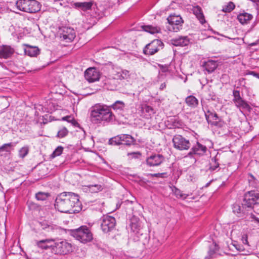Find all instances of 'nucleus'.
Returning a JSON list of instances; mask_svg holds the SVG:
<instances>
[{"instance_id": "obj_54", "label": "nucleus", "mask_w": 259, "mask_h": 259, "mask_svg": "<svg viewBox=\"0 0 259 259\" xmlns=\"http://www.w3.org/2000/svg\"><path fill=\"white\" fill-rule=\"evenodd\" d=\"M162 174H160V173H157V174H154V176L156 177H159L160 175H161Z\"/></svg>"}, {"instance_id": "obj_9", "label": "nucleus", "mask_w": 259, "mask_h": 259, "mask_svg": "<svg viewBox=\"0 0 259 259\" xmlns=\"http://www.w3.org/2000/svg\"><path fill=\"white\" fill-rule=\"evenodd\" d=\"M115 225L116 220L113 217L104 215L102 218L101 227L103 232L105 233H108L113 230Z\"/></svg>"}, {"instance_id": "obj_33", "label": "nucleus", "mask_w": 259, "mask_h": 259, "mask_svg": "<svg viewBox=\"0 0 259 259\" xmlns=\"http://www.w3.org/2000/svg\"><path fill=\"white\" fill-rule=\"evenodd\" d=\"M172 191L176 196L178 198L185 199L188 196L187 194L183 193L180 190L177 188L176 187H174L172 189Z\"/></svg>"}, {"instance_id": "obj_1", "label": "nucleus", "mask_w": 259, "mask_h": 259, "mask_svg": "<svg viewBox=\"0 0 259 259\" xmlns=\"http://www.w3.org/2000/svg\"><path fill=\"white\" fill-rule=\"evenodd\" d=\"M81 204L78 196L72 192H63L57 196L55 206L59 211L64 213H75L81 209Z\"/></svg>"}, {"instance_id": "obj_34", "label": "nucleus", "mask_w": 259, "mask_h": 259, "mask_svg": "<svg viewBox=\"0 0 259 259\" xmlns=\"http://www.w3.org/2000/svg\"><path fill=\"white\" fill-rule=\"evenodd\" d=\"M219 167V163L218 162V159L217 158V156L213 157L211 159V161L210 162V167L209 169L211 171H214L217 170L218 168Z\"/></svg>"}, {"instance_id": "obj_29", "label": "nucleus", "mask_w": 259, "mask_h": 259, "mask_svg": "<svg viewBox=\"0 0 259 259\" xmlns=\"http://www.w3.org/2000/svg\"><path fill=\"white\" fill-rule=\"evenodd\" d=\"M143 30L150 34H155L160 32V28L158 26L152 25H144L142 26Z\"/></svg>"}, {"instance_id": "obj_25", "label": "nucleus", "mask_w": 259, "mask_h": 259, "mask_svg": "<svg viewBox=\"0 0 259 259\" xmlns=\"http://www.w3.org/2000/svg\"><path fill=\"white\" fill-rule=\"evenodd\" d=\"M154 113L153 109L149 106L145 105L142 108V116L146 119L150 118Z\"/></svg>"}, {"instance_id": "obj_17", "label": "nucleus", "mask_w": 259, "mask_h": 259, "mask_svg": "<svg viewBox=\"0 0 259 259\" xmlns=\"http://www.w3.org/2000/svg\"><path fill=\"white\" fill-rule=\"evenodd\" d=\"M207 148L199 143L193 146L191 151L189 153V155L195 154L198 155H203L206 151Z\"/></svg>"}, {"instance_id": "obj_12", "label": "nucleus", "mask_w": 259, "mask_h": 259, "mask_svg": "<svg viewBox=\"0 0 259 259\" xmlns=\"http://www.w3.org/2000/svg\"><path fill=\"white\" fill-rule=\"evenodd\" d=\"M165 161L163 155L158 153H152L146 159L147 165L149 167L158 166Z\"/></svg>"}, {"instance_id": "obj_41", "label": "nucleus", "mask_w": 259, "mask_h": 259, "mask_svg": "<svg viewBox=\"0 0 259 259\" xmlns=\"http://www.w3.org/2000/svg\"><path fill=\"white\" fill-rule=\"evenodd\" d=\"M68 133V130L66 127H63L58 132L57 137L59 138H62L66 137Z\"/></svg>"}, {"instance_id": "obj_27", "label": "nucleus", "mask_w": 259, "mask_h": 259, "mask_svg": "<svg viewBox=\"0 0 259 259\" xmlns=\"http://www.w3.org/2000/svg\"><path fill=\"white\" fill-rule=\"evenodd\" d=\"M16 143H9L3 144L0 147V156H3L4 154L3 153L6 152L7 154H10L12 149V148L16 146Z\"/></svg>"}, {"instance_id": "obj_26", "label": "nucleus", "mask_w": 259, "mask_h": 259, "mask_svg": "<svg viewBox=\"0 0 259 259\" xmlns=\"http://www.w3.org/2000/svg\"><path fill=\"white\" fill-rule=\"evenodd\" d=\"M193 12L201 24H203L205 22L202 9L199 6H196L194 7Z\"/></svg>"}, {"instance_id": "obj_23", "label": "nucleus", "mask_w": 259, "mask_h": 259, "mask_svg": "<svg viewBox=\"0 0 259 259\" xmlns=\"http://www.w3.org/2000/svg\"><path fill=\"white\" fill-rule=\"evenodd\" d=\"M26 55L30 57H35L39 54V50L36 47L31 46L28 45H26V48L24 49Z\"/></svg>"}, {"instance_id": "obj_37", "label": "nucleus", "mask_w": 259, "mask_h": 259, "mask_svg": "<svg viewBox=\"0 0 259 259\" xmlns=\"http://www.w3.org/2000/svg\"><path fill=\"white\" fill-rule=\"evenodd\" d=\"M235 6L234 4L230 2L227 5L225 6L222 9V11L226 13L231 12L235 9Z\"/></svg>"}, {"instance_id": "obj_2", "label": "nucleus", "mask_w": 259, "mask_h": 259, "mask_svg": "<svg viewBox=\"0 0 259 259\" xmlns=\"http://www.w3.org/2000/svg\"><path fill=\"white\" fill-rule=\"evenodd\" d=\"M90 117L93 123L99 124L102 121L110 122L113 120L114 115L108 106L96 104L90 109Z\"/></svg>"}, {"instance_id": "obj_8", "label": "nucleus", "mask_w": 259, "mask_h": 259, "mask_svg": "<svg viewBox=\"0 0 259 259\" xmlns=\"http://www.w3.org/2000/svg\"><path fill=\"white\" fill-rule=\"evenodd\" d=\"M172 143L174 148L179 150H188L191 147L189 141L180 135L174 136Z\"/></svg>"}, {"instance_id": "obj_46", "label": "nucleus", "mask_w": 259, "mask_h": 259, "mask_svg": "<svg viewBox=\"0 0 259 259\" xmlns=\"http://www.w3.org/2000/svg\"><path fill=\"white\" fill-rule=\"evenodd\" d=\"M48 232H57L59 230V228L56 225H48L46 228Z\"/></svg>"}, {"instance_id": "obj_35", "label": "nucleus", "mask_w": 259, "mask_h": 259, "mask_svg": "<svg viewBox=\"0 0 259 259\" xmlns=\"http://www.w3.org/2000/svg\"><path fill=\"white\" fill-rule=\"evenodd\" d=\"M50 194L48 193L39 192L35 194V198L37 200L44 201L46 200Z\"/></svg>"}, {"instance_id": "obj_6", "label": "nucleus", "mask_w": 259, "mask_h": 259, "mask_svg": "<svg viewBox=\"0 0 259 259\" xmlns=\"http://www.w3.org/2000/svg\"><path fill=\"white\" fill-rule=\"evenodd\" d=\"M52 252L57 254H66L72 251V244L66 241H62L54 243Z\"/></svg>"}, {"instance_id": "obj_36", "label": "nucleus", "mask_w": 259, "mask_h": 259, "mask_svg": "<svg viewBox=\"0 0 259 259\" xmlns=\"http://www.w3.org/2000/svg\"><path fill=\"white\" fill-rule=\"evenodd\" d=\"M62 120L67 121L68 122L71 123L73 126L78 127L79 123L74 119V117L71 116H66L62 117Z\"/></svg>"}, {"instance_id": "obj_4", "label": "nucleus", "mask_w": 259, "mask_h": 259, "mask_svg": "<svg viewBox=\"0 0 259 259\" xmlns=\"http://www.w3.org/2000/svg\"><path fill=\"white\" fill-rule=\"evenodd\" d=\"M242 205L252 208L255 213L259 214V192L254 191L247 192L244 195Z\"/></svg>"}, {"instance_id": "obj_39", "label": "nucleus", "mask_w": 259, "mask_h": 259, "mask_svg": "<svg viewBox=\"0 0 259 259\" xmlns=\"http://www.w3.org/2000/svg\"><path fill=\"white\" fill-rule=\"evenodd\" d=\"M29 147L25 146L21 148L19 151V156L22 158H24L28 153Z\"/></svg>"}, {"instance_id": "obj_30", "label": "nucleus", "mask_w": 259, "mask_h": 259, "mask_svg": "<svg viewBox=\"0 0 259 259\" xmlns=\"http://www.w3.org/2000/svg\"><path fill=\"white\" fill-rule=\"evenodd\" d=\"M120 138L121 139L122 144L130 145L135 142L134 139L130 135H120Z\"/></svg>"}, {"instance_id": "obj_16", "label": "nucleus", "mask_w": 259, "mask_h": 259, "mask_svg": "<svg viewBox=\"0 0 259 259\" xmlns=\"http://www.w3.org/2000/svg\"><path fill=\"white\" fill-rule=\"evenodd\" d=\"M205 118L208 123L213 125H217L219 122V116L215 112L207 110L205 113Z\"/></svg>"}, {"instance_id": "obj_49", "label": "nucleus", "mask_w": 259, "mask_h": 259, "mask_svg": "<svg viewBox=\"0 0 259 259\" xmlns=\"http://www.w3.org/2000/svg\"><path fill=\"white\" fill-rule=\"evenodd\" d=\"M133 203V201L131 200H125L122 203V204L124 206H127L128 205H132Z\"/></svg>"}, {"instance_id": "obj_56", "label": "nucleus", "mask_w": 259, "mask_h": 259, "mask_svg": "<svg viewBox=\"0 0 259 259\" xmlns=\"http://www.w3.org/2000/svg\"><path fill=\"white\" fill-rule=\"evenodd\" d=\"M209 253L213 254V252H212L211 251H209Z\"/></svg>"}, {"instance_id": "obj_40", "label": "nucleus", "mask_w": 259, "mask_h": 259, "mask_svg": "<svg viewBox=\"0 0 259 259\" xmlns=\"http://www.w3.org/2000/svg\"><path fill=\"white\" fill-rule=\"evenodd\" d=\"M121 76L120 69L119 68H117L116 70L113 69L110 75L111 77L114 78L117 80H121Z\"/></svg>"}, {"instance_id": "obj_7", "label": "nucleus", "mask_w": 259, "mask_h": 259, "mask_svg": "<svg viewBox=\"0 0 259 259\" xmlns=\"http://www.w3.org/2000/svg\"><path fill=\"white\" fill-rule=\"evenodd\" d=\"M164 44L160 39H154L146 45L143 49V53L148 56H152L162 49Z\"/></svg>"}, {"instance_id": "obj_47", "label": "nucleus", "mask_w": 259, "mask_h": 259, "mask_svg": "<svg viewBox=\"0 0 259 259\" xmlns=\"http://www.w3.org/2000/svg\"><path fill=\"white\" fill-rule=\"evenodd\" d=\"M120 74L121 75V80L126 79L129 76V72L126 70H123L120 69Z\"/></svg>"}, {"instance_id": "obj_50", "label": "nucleus", "mask_w": 259, "mask_h": 259, "mask_svg": "<svg viewBox=\"0 0 259 259\" xmlns=\"http://www.w3.org/2000/svg\"><path fill=\"white\" fill-rule=\"evenodd\" d=\"M128 155H132L133 157H137L138 155H140V153L139 152H132L128 153Z\"/></svg>"}, {"instance_id": "obj_44", "label": "nucleus", "mask_w": 259, "mask_h": 259, "mask_svg": "<svg viewBox=\"0 0 259 259\" xmlns=\"http://www.w3.org/2000/svg\"><path fill=\"white\" fill-rule=\"evenodd\" d=\"M233 99L232 101L233 102H235L236 101H237L238 100H240L242 98L240 95V91L238 90H234L233 91Z\"/></svg>"}, {"instance_id": "obj_45", "label": "nucleus", "mask_w": 259, "mask_h": 259, "mask_svg": "<svg viewBox=\"0 0 259 259\" xmlns=\"http://www.w3.org/2000/svg\"><path fill=\"white\" fill-rule=\"evenodd\" d=\"M63 150V147L62 146H58L52 154V156L53 157H55L56 156H58L60 155Z\"/></svg>"}, {"instance_id": "obj_5", "label": "nucleus", "mask_w": 259, "mask_h": 259, "mask_svg": "<svg viewBox=\"0 0 259 259\" xmlns=\"http://www.w3.org/2000/svg\"><path fill=\"white\" fill-rule=\"evenodd\" d=\"M72 235L77 240L84 243L91 241L93 239L92 234L86 226H81L72 231Z\"/></svg>"}, {"instance_id": "obj_51", "label": "nucleus", "mask_w": 259, "mask_h": 259, "mask_svg": "<svg viewBox=\"0 0 259 259\" xmlns=\"http://www.w3.org/2000/svg\"><path fill=\"white\" fill-rule=\"evenodd\" d=\"M166 84L165 82H163L161 84V85L159 87V89L160 90H163L164 89L166 88Z\"/></svg>"}, {"instance_id": "obj_24", "label": "nucleus", "mask_w": 259, "mask_h": 259, "mask_svg": "<svg viewBox=\"0 0 259 259\" xmlns=\"http://www.w3.org/2000/svg\"><path fill=\"white\" fill-rule=\"evenodd\" d=\"M93 6L92 2H76L74 3L73 6L75 8L80 9L81 10L85 11L90 10Z\"/></svg>"}, {"instance_id": "obj_38", "label": "nucleus", "mask_w": 259, "mask_h": 259, "mask_svg": "<svg viewBox=\"0 0 259 259\" xmlns=\"http://www.w3.org/2000/svg\"><path fill=\"white\" fill-rule=\"evenodd\" d=\"M109 143L110 145H118L122 144L121 139L120 138V135L111 138L109 140Z\"/></svg>"}, {"instance_id": "obj_22", "label": "nucleus", "mask_w": 259, "mask_h": 259, "mask_svg": "<svg viewBox=\"0 0 259 259\" xmlns=\"http://www.w3.org/2000/svg\"><path fill=\"white\" fill-rule=\"evenodd\" d=\"M233 103H234L235 106L238 108L241 112H242V110L249 111L250 109V106L246 101L243 100V98L240 100H238Z\"/></svg>"}, {"instance_id": "obj_55", "label": "nucleus", "mask_w": 259, "mask_h": 259, "mask_svg": "<svg viewBox=\"0 0 259 259\" xmlns=\"http://www.w3.org/2000/svg\"><path fill=\"white\" fill-rule=\"evenodd\" d=\"M236 249H237V250H240H240H242V249L241 248L240 246H239L238 247H237V246H236Z\"/></svg>"}, {"instance_id": "obj_42", "label": "nucleus", "mask_w": 259, "mask_h": 259, "mask_svg": "<svg viewBox=\"0 0 259 259\" xmlns=\"http://www.w3.org/2000/svg\"><path fill=\"white\" fill-rule=\"evenodd\" d=\"M89 190L92 193H96L102 190L101 185H89L88 186Z\"/></svg>"}, {"instance_id": "obj_43", "label": "nucleus", "mask_w": 259, "mask_h": 259, "mask_svg": "<svg viewBox=\"0 0 259 259\" xmlns=\"http://www.w3.org/2000/svg\"><path fill=\"white\" fill-rule=\"evenodd\" d=\"M242 208L243 207L237 204H234L232 207L233 211L238 215L243 212Z\"/></svg>"}, {"instance_id": "obj_15", "label": "nucleus", "mask_w": 259, "mask_h": 259, "mask_svg": "<svg viewBox=\"0 0 259 259\" xmlns=\"http://www.w3.org/2000/svg\"><path fill=\"white\" fill-rule=\"evenodd\" d=\"M253 16L252 14L243 11L237 15V20L242 25H246L250 23L253 19Z\"/></svg>"}, {"instance_id": "obj_18", "label": "nucleus", "mask_w": 259, "mask_h": 259, "mask_svg": "<svg viewBox=\"0 0 259 259\" xmlns=\"http://www.w3.org/2000/svg\"><path fill=\"white\" fill-rule=\"evenodd\" d=\"M189 39L187 36H179L171 39V44L175 46H186L189 44Z\"/></svg>"}, {"instance_id": "obj_32", "label": "nucleus", "mask_w": 259, "mask_h": 259, "mask_svg": "<svg viewBox=\"0 0 259 259\" xmlns=\"http://www.w3.org/2000/svg\"><path fill=\"white\" fill-rule=\"evenodd\" d=\"M109 107H110V110L111 108H112L115 111H120L123 110L125 107V104L122 101H116L114 103Z\"/></svg>"}, {"instance_id": "obj_28", "label": "nucleus", "mask_w": 259, "mask_h": 259, "mask_svg": "<svg viewBox=\"0 0 259 259\" xmlns=\"http://www.w3.org/2000/svg\"><path fill=\"white\" fill-rule=\"evenodd\" d=\"M185 102L188 106L191 108H195L198 104V100L192 95L188 96L185 99Z\"/></svg>"}, {"instance_id": "obj_21", "label": "nucleus", "mask_w": 259, "mask_h": 259, "mask_svg": "<svg viewBox=\"0 0 259 259\" xmlns=\"http://www.w3.org/2000/svg\"><path fill=\"white\" fill-rule=\"evenodd\" d=\"M118 84L119 82L117 79L111 77H108L105 81V84L106 85L107 88L110 90H116Z\"/></svg>"}, {"instance_id": "obj_10", "label": "nucleus", "mask_w": 259, "mask_h": 259, "mask_svg": "<svg viewBox=\"0 0 259 259\" xmlns=\"http://www.w3.org/2000/svg\"><path fill=\"white\" fill-rule=\"evenodd\" d=\"M59 33L61 38L66 42H71L76 36L75 31L73 28L69 27H62L59 28Z\"/></svg>"}, {"instance_id": "obj_19", "label": "nucleus", "mask_w": 259, "mask_h": 259, "mask_svg": "<svg viewBox=\"0 0 259 259\" xmlns=\"http://www.w3.org/2000/svg\"><path fill=\"white\" fill-rule=\"evenodd\" d=\"M218 65L217 61L210 60L204 62L202 66L208 73H210L215 70Z\"/></svg>"}, {"instance_id": "obj_31", "label": "nucleus", "mask_w": 259, "mask_h": 259, "mask_svg": "<svg viewBox=\"0 0 259 259\" xmlns=\"http://www.w3.org/2000/svg\"><path fill=\"white\" fill-rule=\"evenodd\" d=\"M53 240L50 239H45L41 240L37 242V244L38 246L42 249H47L50 247L52 248L51 245H53Z\"/></svg>"}, {"instance_id": "obj_57", "label": "nucleus", "mask_w": 259, "mask_h": 259, "mask_svg": "<svg viewBox=\"0 0 259 259\" xmlns=\"http://www.w3.org/2000/svg\"><path fill=\"white\" fill-rule=\"evenodd\" d=\"M209 258H207V257H205V259H208Z\"/></svg>"}, {"instance_id": "obj_3", "label": "nucleus", "mask_w": 259, "mask_h": 259, "mask_svg": "<svg viewBox=\"0 0 259 259\" xmlns=\"http://www.w3.org/2000/svg\"><path fill=\"white\" fill-rule=\"evenodd\" d=\"M15 6L18 10L29 13L37 12L41 8L40 4L36 0H18Z\"/></svg>"}, {"instance_id": "obj_14", "label": "nucleus", "mask_w": 259, "mask_h": 259, "mask_svg": "<svg viewBox=\"0 0 259 259\" xmlns=\"http://www.w3.org/2000/svg\"><path fill=\"white\" fill-rule=\"evenodd\" d=\"M85 78L90 82L97 81L100 78V73L95 68H89L84 73Z\"/></svg>"}, {"instance_id": "obj_48", "label": "nucleus", "mask_w": 259, "mask_h": 259, "mask_svg": "<svg viewBox=\"0 0 259 259\" xmlns=\"http://www.w3.org/2000/svg\"><path fill=\"white\" fill-rule=\"evenodd\" d=\"M241 240L244 244L249 246V243L247 240V235L246 234H243L242 236Z\"/></svg>"}, {"instance_id": "obj_53", "label": "nucleus", "mask_w": 259, "mask_h": 259, "mask_svg": "<svg viewBox=\"0 0 259 259\" xmlns=\"http://www.w3.org/2000/svg\"><path fill=\"white\" fill-rule=\"evenodd\" d=\"M250 74L259 78V74L255 73V72L251 71L250 72Z\"/></svg>"}, {"instance_id": "obj_20", "label": "nucleus", "mask_w": 259, "mask_h": 259, "mask_svg": "<svg viewBox=\"0 0 259 259\" xmlns=\"http://www.w3.org/2000/svg\"><path fill=\"white\" fill-rule=\"evenodd\" d=\"M13 49L10 47L3 46L0 48V58L7 59L13 54Z\"/></svg>"}, {"instance_id": "obj_52", "label": "nucleus", "mask_w": 259, "mask_h": 259, "mask_svg": "<svg viewBox=\"0 0 259 259\" xmlns=\"http://www.w3.org/2000/svg\"><path fill=\"white\" fill-rule=\"evenodd\" d=\"M251 218L253 219L257 223L259 224V219L256 218L254 214H251Z\"/></svg>"}, {"instance_id": "obj_11", "label": "nucleus", "mask_w": 259, "mask_h": 259, "mask_svg": "<svg viewBox=\"0 0 259 259\" xmlns=\"http://www.w3.org/2000/svg\"><path fill=\"white\" fill-rule=\"evenodd\" d=\"M169 23L168 29L170 31H178L182 26L183 22L182 18L179 15H170L167 19Z\"/></svg>"}, {"instance_id": "obj_13", "label": "nucleus", "mask_w": 259, "mask_h": 259, "mask_svg": "<svg viewBox=\"0 0 259 259\" xmlns=\"http://www.w3.org/2000/svg\"><path fill=\"white\" fill-rule=\"evenodd\" d=\"M137 218L134 216L131 219V228L133 232L137 236L138 241L141 239V237H142L144 234L142 232L141 230V223L137 219Z\"/></svg>"}]
</instances>
